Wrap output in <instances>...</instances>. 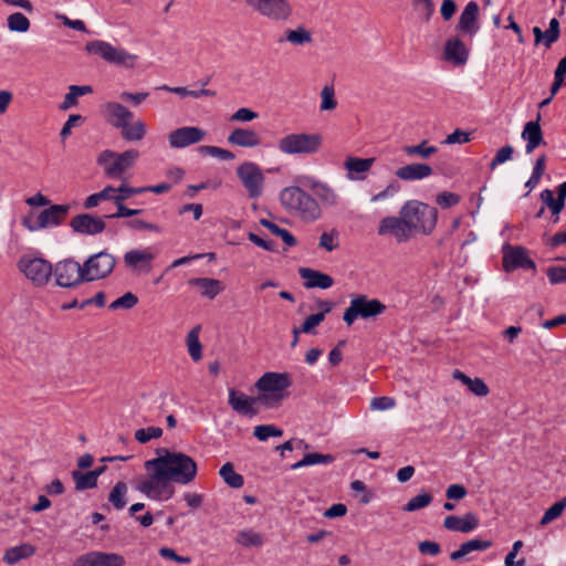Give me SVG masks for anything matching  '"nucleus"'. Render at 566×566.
<instances>
[{
  "label": "nucleus",
  "mask_w": 566,
  "mask_h": 566,
  "mask_svg": "<svg viewBox=\"0 0 566 566\" xmlns=\"http://www.w3.org/2000/svg\"><path fill=\"white\" fill-rule=\"evenodd\" d=\"M334 461V457L331 454H321V453H307L303 457L302 460L298 462L292 464V470H298L303 467H311V465H317V464H329Z\"/></svg>",
  "instance_id": "nucleus-42"
},
{
  "label": "nucleus",
  "mask_w": 566,
  "mask_h": 566,
  "mask_svg": "<svg viewBox=\"0 0 566 566\" xmlns=\"http://www.w3.org/2000/svg\"><path fill=\"white\" fill-rule=\"evenodd\" d=\"M102 114L105 120L117 129L127 126V122H132L134 118L133 112L120 103L113 101L102 105Z\"/></svg>",
  "instance_id": "nucleus-21"
},
{
  "label": "nucleus",
  "mask_w": 566,
  "mask_h": 566,
  "mask_svg": "<svg viewBox=\"0 0 566 566\" xmlns=\"http://www.w3.org/2000/svg\"><path fill=\"white\" fill-rule=\"evenodd\" d=\"M452 377L453 379L461 381L468 390L476 397L483 398L490 394V388L482 378H471L459 369H455L452 373Z\"/></svg>",
  "instance_id": "nucleus-34"
},
{
  "label": "nucleus",
  "mask_w": 566,
  "mask_h": 566,
  "mask_svg": "<svg viewBox=\"0 0 566 566\" xmlns=\"http://www.w3.org/2000/svg\"><path fill=\"white\" fill-rule=\"evenodd\" d=\"M245 2L253 11L272 22H286L293 15L290 0H245Z\"/></svg>",
  "instance_id": "nucleus-14"
},
{
  "label": "nucleus",
  "mask_w": 566,
  "mask_h": 566,
  "mask_svg": "<svg viewBox=\"0 0 566 566\" xmlns=\"http://www.w3.org/2000/svg\"><path fill=\"white\" fill-rule=\"evenodd\" d=\"M281 206L290 214L307 222L318 220L322 209L313 196L297 186L283 188L279 193Z\"/></svg>",
  "instance_id": "nucleus-1"
},
{
  "label": "nucleus",
  "mask_w": 566,
  "mask_h": 566,
  "mask_svg": "<svg viewBox=\"0 0 566 566\" xmlns=\"http://www.w3.org/2000/svg\"><path fill=\"white\" fill-rule=\"evenodd\" d=\"M111 192L113 186H106L101 191L90 195L83 202L85 209H92L97 207L102 201H112Z\"/></svg>",
  "instance_id": "nucleus-48"
},
{
  "label": "nucleus",
  "mask_w": 566,
  "mask_h": 566,
  "mask_svg": "<svg viewBox=\"0 0 566 566\" xmlns=\"http://www.w3.org/2000/svg\"><path fill=\"white\" fill-rule=\"evenodd\" d=\"M189 285L197 287L199 294L209 300L217 297L223 290V284L211 277H195L188 281Z\"/></svg>",
  "instance_id": "nucleus-33"
},
{
  "label": "nucleus",
  "mask_w": 566,
  "mask_h": 566,
  "mask_svg": "<svg viewBox=\"0 0 566 566\" xmlns=\"http://www.w3.org/2000/svg\"><path fill=\"white\" fill-rule=\"evenodd\" d=\"M55 284L62 289H74L85 282L83 266L73 259H64L53 265Z\"/></svg>",
  "instance_id": "nucleus-15"
},
{
  "label": "nucleus",
  "mask_w": 566,
  "mask_h": 566,
  "mask_svg": "<svg viewBox=\"0 0 566 566\" xmlns=\"http://www.w3.org/2000/svg\"><path fill=\"white\" fill-rule=\"evenodd\" d=\"M259 118V114L251 108L240 107L230 116L232 123H250Z\"/></svg>",
  "instance_id": "nucleus-58"
},
{
  "label": "nucleus",
  "mask_w": 566,
  "mask_h": 566,
  "mask_svg": "<svg viewBox=\"0 0 566 566\" xmlns=\"http://www.w3.org/2000/svg\"><path fill=\"white\" fill-rule=\"evenodd\" d=\"M329 311V307L322 313L310 315L301 327L302 333H312L313 329L318 326L325 318V314Z\"/></svg>",
  "instance_id": "nucleus-61"
},
{
  "label": "nucleus",
  "mask_w": 566,
  "mask_h": 566,
  "mask_svg": "<svg viewBox=\"0 0 566 566\" xmlns=\"http://www.w3.org/2000/svg\"><path fill=\"white\" fill-rule=\"evenodd\" d=\"M310 188L319 207L323 206L325 208H332L338 205L339 197L335 189L328 184L319 180H313Z\"/></svg>",
  "instance_id": "nucleus-27"
},
{
  "label": "nucleus",
  "mask_w": 566,
  "mask_h": 566,
  "mask_svg": "<svg viewBox=\"0 0 566 566\" xmlns=\"http://www.w3.org/2000/svg\"><path fill=\"white\" fill-rule=\"evenodd\" d=\"M70 211L69 205H52L39 213L38 228L48 229L59 227L64 222Z\"/></svg>",
  "instance_id": "nucleus-25"
},
{
  "label": "nucleus",
  "mask_w": 566,
  "mask_h": 566,
  "mask_svg": "<svg viewBox=\"0 0 566 566\" xmlns=\"http://www.w3.org/2000/svg\"><path fill=\"white\" fill-rule=\"evenodd\" d=\"M547 277L551 284L566 283V266H551L547 269Z\"/></svg>",
  "instance_id": "nucleus-64"
},
{
  "label": "nucleus",
  "mask_w": 566,
  "mask_h": 566,
  "mask_svg": "<svg viewBox=\"0 0 566 566\" xmlns=\"http://www.w3.org/2000/svg\"><path fill=\"white\" fill-rule=\"evenodd\" d=\"M229 405L240 415L253 417L258 413L255 403L259 402L258 396L255 398L249 397L235 389L229 390Z\"/></svg>",
  "instance_id": "nucleus-26"
},
{
  "label": "nucleus",
  "mask_w": 566,
  "mask_h": 566,
  "mask_svg": "<svg viewBox=\"0 0 566 566\" xmlns=\"http://www.w3.org/2000/svg\"><path fill=\"white\" fill-rule=\"evenodd\" d=\"M157 253L151 247H135L126 250L122 263L127 273L132 275L148 274L154 268Z\"/></svg>",
  "instance_id": "nucleus-10"
},
{
  "label": "nucleus",
  "mask_w": 566,
  "mask_h": 566,
  "mask_svg": "<svg viewBox=\"0 0 566 566\" xmlns=\"http://www.w3.org/2000/svg\"><path fill=\"white\" fill-rule=\"evenodd\" d=\"M377 233L380 237H390L399 244L406 243L413 238L400 212H398V216L382 218L379 221Z\"/></svg>",
  "instance_id": "nucleus-16"
},
{
  "label": "nucleus",
  "mask_w": 566,
  "mask_h": 566,
  "mask_svg": "<svg viewBox=\"0 0 566 566\" xmlns=\"http://www.w3.org/2000/svg\"><path fill=\"white\" fill-rule=\"evenodd\" d=\"M291 385L292 378L287 373H265L254 385L259 402L268 408L281 406L289 396L287 389Z\"/></svg>",
  "instance_id": "nucleus-3"
},
{
  "label": "nucleus",
  "mask_w": 566,
  "mask_h": 566,
  "mask_svg": "<svg viewBox=\"0 0 566 566\" xmlns=\"http://www.w3.org/2000/svg\"><path fill=\"white\" fill-rule=\"evenodd\" d=\"M153 464L158 465V471L161 470L171 483L189 484L197 476L196 461L182 452H169L159 455L155 459Z\"/></svg>",
  "instance_id": "nucleus-2"
},
{
  "label": "nucleus",
  "mask_w": 566,
  "mask_h": 566,
  "mask_svg": "<svg viewBox=\"0 0 566 566\" xmlns=\"http://www.w3.org/2000/svg\"><path fill=\"white\" fill-rule=\"evenodd\" d=\"M73 480L75 482L76 490L83 491L87 489H93L97 484V480L95 479V474L91 471L86 473H81L78 471H74L72 473Z\"/></svg>",
  "instance_id": "nucleus-49"
},
{
  "label": "nucleus",
  "mask_w": 566,
  "mask_h": 566,
  "mask_svg": "<svg viewBox=\"0 0 566 566\" xmlns=\"http://www.w3.org/2000/svg\"><path fill=\"white\" fill-rule=\"evenodd\" d=\"M138 158L139 151L133 148L123 153L106 149L98 155L96 161L106 177L122 180Z\"/></svg>",
  "instance_id": "nucleus-7"
},
{
  "label": "nucleus",
  "mask_w": 566,
  "mask_h": 566,
  "mask_svg": "<svg viewBox=\"0 0 566 566\" xmlns=\"http://www.w3.org/2000/svg\"><path fill=\"white\" fill-rule=\"evenodd\" d=\"M396 177L403 181L422 180L432 175V168L422 163H413L396 170Z\"/></svg>",
  "instance_id": "nucleus-31"
},
{
  "label": "nucleus",
  "mask_w": 566,
  "mask_h": 566,
  "mask_svg": "<svg viewBox=\"0 0 566 566\" xmlns=\"http://www.w3.org/2000/svg\"><path fill=\"white\" fill-rule=\"evenodd\" d=\"M513 147L507 145V146H504L502 148H500L495 155V157L492 159L491 164H490V168L493 170L495 169L499 165H502L509 160L512 159V156H513Z\"/></svg>",
  "instance_id": "nucleus-62"
},
{
  "label": "nucleus",
  "mask_w": 566,
  "mask_h": 566,
  "mask_svg": "<svg viewBox=\"0 0 566 566\" xmlns=\"http://www.w3.org/2000/svg\"><path fill=\"white\" fill-rule=\"evenodd\" d=\"M478 17L479 6L470 1L460 15L458 29L464 34L474 35L479 30Z\"/></svg>",
  "instance_id": "nucleus-30"
},
{
  "label": "nucleus",
  "mask_w": 566,
  "mask_h": 566,
  "mask_svg": "<svg viewBox=\"0 0 566 566\" xmlns=\"http://www.w3.org/2000/svg\"><path fill=\"white\" fill-rule=\"evenodd\" d=\"M436 146H429L426 140L419 145H406L402 147V151L409 157L429 158L437 153Z\"/></svg>",
  "instance_id": "nucleus-45"
},
{
  "label": "nucleus",
  "mask_w": 566,
  "mask_h": 566,
  "mask_svg": "<svg viewBox=\"0 0 566 566\" xmlns=\"http://www.w3.org/2000/svg\"><path fill=\"white\" fill-rule=\"evenodd\" d=\"M86 51L103 59L104 61L126 67H135L138 56L120 46H115L103 40H94L86 44Z\"/></svg>",
  "instance_id": "nucleus-9"
},
{
  "label": "nucleus",
  "mask_w": 566,
  "mask_h": 566,
  "mask_svg": "<svg viewBox=\"0 0 566 566\" xmlns=\"http://www.w3.org/2000/svg\"><path fill=\"white\" fill-rule=\"evenodd\" d=\"M300 276L304 280L306 289H329L334 284L331 275L313 270L310 268H301L298 270Z\"/></svg>",
  "instance_id": "nucleus-29"
},
{
  "label": "nucleus",
  "mask_w": 566,
  "mask_h": 566,
  "mask_svg": "<svg viewBox=\"0 0 566 566\" xmlns=\"http://www.w3.org/2000/svg\"><path fill=\"white\" fill-rule=\"evenodd\" d=\"M235 174L249 198L258 199L262 196L265 186V177L258 164L243 161L237 167Z\"/></svg>",
  "instance_id": "nucleus-12"
},
{
  "label": "nucleus",
  "mask_w": 566,
  "mask_h": 566,
  "mask_svg": "<svg viewBox=\"0 0 566 566\" xmlns=\"http://www.w3.org/2000/svg\"><path fill=\"white\" fill-rule=\"evenodd\" d=\"M386 306L377 298H368L365 295H358L350 300L345 310L343 321L350 326L357 318L369 319L381 315Z\"/></svg>",
  "instance_id": "nucleus-11"
},
{
  "label": "nucleus",
  "mask_w": 566,
  "mask_h": 566,
  "mask_svg": "<svg viewBox=\"0 0 566 566\" xmlns=\"http://www.w3.org/2000/svg\"><path fill=\"white\" fill-rule=\"evenodd\" d=\"M470 56V50L459 36H450L443 46L442 59L455 67L464 66Z\"/></svg>",
  "instance_id": "nucleus-18"
},
{
  "label": "nucleus",
  "mask_w": 566,
  "mask_h": 566,
  "mask_svg": "<svg viewBox=\"0 0 566 566\" xmlns=\"http://www.w3.org/2000/svg\"><path fill=\"white\" fill-rule=\"evenodd\" d=\"M443 526L452 532L470 533L479 526V518L472 512L463 516L448 515L443 520Z\"/></svg>",
  "instance_id": "nucleus-28"
},
{
  "label": "nucleus",
  "mask_w": 566,
  "mask_h": 566,
  "mask_svg": "<svg viewBox=\"0 0 566 566\" xmlns=\"http://www.w3.org/2000/svg\"><path fill=\"white\" fill-rule=\"evenodd\" d=\"M7 28L12 33H27L31 28L30 20L21 12H13L7 17Z\"/></svg>",
  "instance_id": "nucleus-41"
},
{
  "label": "nucleus",
  "mask_w": 566,
  "mask_h": 566,
  "mask_svg": "<svg viewBox=\"0 0 566 566\" xmlns=\"http://www.w3.org/2000/svg\"><path fill=\"white\" fill-rule=\"evenodd\" d=\"M208 136L207 130L198 126H182L168 134V144L174 149L186 148L203 142Z\"/></svg>",
  "instance_id": "nucleus-17"
},
{
  "label": "nucleus",
  "mask_w": 566,
  "mask_h": 566,
  "mask_svg": "<svg viewBox=\"0 0 566 566\" xmlns=\"http://www.w3.org/2000/svg\"><path fill=\"white\" fill-rule=\"evenodd\" d=\"M113 191L111 197L116 206L124 205V201L132 197L130 186L126 181H123L118 187H113Z\"/></svg>",
  "instance_id": "nucleus-59"
},
{
  "label": "nucleus",
  "mask_w": 566,
  "mask_h": 566,
  "mask_svg": "<svg viewBox=\"0 0 566 566\" xmlns=\"http://www.w3.org/2000/svg\"><path fill=\"white\" fill-rule=\"evenodd\" d=\"M503 269L513 272L517 269H535V263L528 258L527 251L522 247H503Z\"/></svg>",
  "instance_id": "nucleus-19"
},
{
  "label": "nucleus",
  "mask_w": 566,
  "mask_h": 566,
  "mask_svg": "<svg viewBox=\"0 0 566 566\" xmlns=\"http://www.w3.org/2000/svg\"><path fill=\"white\" fill-rule=\"evenodd\" d=\"M492 546L491 541H483L479 538L470 539L465 543H463L459 549L451 553L450 558L452 560H458L465 555L474 552V551H485Z\"/></svg>",
  "instance_id": "nucleus-39"
},
{
  "label": "nucleus",
  "mask_w": 566,
  "mask_h": 566,
  "mask_svg": "<svg viewBox=\"0 0 566 566\" xmlns=\"http://www.w3.org/2000/svg\"><path fill=\"white\" fill-rule=\"evenodd\" d=\"M260 223L263 227H265L266 229H269L272 234L281 238L282 241L287 247H294L296 244L295 237L290 231H287L286 229L280 228L277 224H275L274 222L269 221L266 219H261Z\"/></svg>",
  "instance_id": "nucleus-47"
},
{
  "label": "nucleus",
  "mask_w": 566,
  "mask_h": 566,
  "mask_svg": "<svg viewBox=\"0 0 566 566\" xmlns=\"http://www.w3.org/2000/svg\"><path fill=\"white\" fill-rule=\"evenodd\" d=\"M566 507V496L560 501L554 503L549 509H547L539 522L542 526L549 524L551 522L558 518Z\"/></svg>",
  "instance_id": "nucleus-50"
},
{
  "label": "nucleus",
  "mask_w": 566,
  "mask_h": 566,
  "mask_svg": "<svg viewBox=\"0 0 566 566\" xmlns=\"http://www.w3.org/2000/svg\"><path fill=\"white\" fill-rule=\"evenodd\" d=\"M93 93V88L90 85H71L69 92L65 94L60 109L66 111L77 105L80 96Z\"/></svg>",
  "instance_id": "nucleus-40"
},
{
  "label": "nucleus",
  "mask_w": 566,
  "mask_h": 566,
  "mask_svg": "<svg viewBox=\"0 0 566 566\" xmlns=\"http://www.w3.org/2000/svg\"><path fill=\"white\" fill-rule=\"evenodd\" d=\"M559 38V22L556 18H553L549 21V28L546 32H544L543 43L546 48H549L553 43H555Z\"/></svg>",
  "instance_id": "nucleus-60"
},
{
  "label": "nucleus",
  "mask_w": 566,
  "mask_h": 566,
  "mask_svg": "<svg viewBox=\"0 0 566 566\" xmlns=\"http://www.w3.org/2000/svg\"><path fill=\"white\" fill-rule=\"evenodd\" d=\"M227 142L234 147L241 148H256L262 144L260 134L249 127H235L228 137Z\"/></svg>",
  "instance_id": "nucleus-24"
},
{
  "label": "nucleus",
  "mask_w": 566,
  "mask_h": 566,
  "mask_svg": "<svg viewBox=\"0 0 566 566\" xmlns=\"http://www.w3.org/2000/svg\"><path fill=\"white\" fill-rule=\"evenodd\" d=\"M399 212L413 237L416 234L430 235L437 226V209L422 201L408 200L402 205Z\"/></svg>",
  "instance_id": "nucleus-4"
},
{
  "label": "nucleus",
  "mask_w": 566,
  "mask_h": 566,
  "mask_svg": "<svg viewBox=\"0 0 566 566\" xmlns=\"http://www.w3.org/2000/svg\"><path fill=\"white\" fill-rule=\"evenodd\" d=\"M375 158H360L357 156H346L343 163L346 178L349 181H363L367 178L371 167L375 164Z\"/></svg>",
  "instance_id": "nucleus-20"
},
{
  "label": "nucleus",
  "mask_w": 566,
  "mask_h": 566,
  "mask_svg": "<svg viewBox=\"0 0 566 566\" xmlns=\"http://www.w3.org/2000/svg\"><path fill=\"white\" fill-rule=\"evenodd\" d=\"M200 332H201V326L197 325V326L192 327L186 336L187 352H188L190 358L196 363L200 361L203 356L202 344L199 338Z\"/></svg>",
  "instance_id": "nucleus-36"
},
{
  "label": "nucleus",
  "mask_w": 566,
  "mask_h": 566,
  "mask_svg": "<svg viewBox=\"0 0 566 566\" xmlns=\"http://www.w3.org/2000/svg\"><path fill=\"white\" fill-rule=\"evenodd\" d=\"M235 541L243 547H261L264 543L263 536L252 530H243L239 532Z\"/></svg>",
  "instance_id": "nucleus-46"
},
{
  "label": "nucleus",
  "mask_w": 566,
  "mask_h": 566,
  "mask_svg": "<svg viewBox=\"0 0 566 566\" xmlns=\"http://www.w3.org/2000/svg\"><path fill=\"white\" fill-rule=\"evenodd\" d=\"M337 106V101L335 98V91L333 86H324L321 91V105L319 109L322 112L333 111Z\"/></svg>",
  "instance_id": "nucleus-52"
},
{
  "label": "nucleus",
  "mask_w": 566,
  "mask_h": 566,
  "mask_svg": "<svg viewBox=\"0 0 566 566\" xmlns=\"http://www.w3.org/2000/svg\"><path fill=\"white\" fill-rule=\"evenodd\" d=\"M138 303V297L132 293L126 292L120 297L116 298L109 304V310L117 311V310H132L135 307Z\"/></svg>",
  "instance_id": "nucleus-51"
},
{
  "label": "nucleus",
  "mask_w": 566,
  "mask_h": 566,
  "mask_svg": "<svg viewBox=\"0 0 566 566\" xmlns=\"http://www.w3.org/2000/svg\"><path fill=\"white\" fill-rule=\"evenodd\" d=\"M284 40L294 46H304L312 44L313 33L304 25H297L294 29H287L284 32Z\"/></svg>",
  "instance_id": "nucleus-35"
},
{
  "label": "nucleus",
  "mask_w": 566,
  "mask_h": 566,
  "mask_svg": "<svg viewBox=\"0 0 566 566\" xmlns=\"http://www.w3.org/2000/svg\"><path fill=\"white\" fill-rule=\"evenodd\" d=\"M199 154L208 155L211 157L219 158L221 160H233L235 158L234 154L230 150L217 147V146H200L198 148Z\"/></svg>",
  "instance_id": "nucleus-53"
},
{
  "label": "nucleus",
  "mask_w": 566,
  "mask_h": 566,
  "mask_svg": "<svg viewBox=\"0 0 566 566\" xmlns=\"http://www.w3.org/2000/svg\"><path fill=\"white\" fill-rule=\"evenodd\" d=\"M18 270L35 287L46 286L53 274V264L40 256L22 255L18 263Z\"/></svg>",
  "instance_id": "nucleus-8"
},
{
  "label": "nucleus",
  "mask_w": 566,
  "mask_h": 566,
  "mask_svg": "<svg viewBox=\"0 0 566 566\" xmlns=\"http://www.w3.org/2000/svg\"><path fill=\"white\" fill-rule=\"evenodd\" d=\"M115 265V256L107 251H99L90 255L82 264L85 282L108 277L114 271Z\"/></svg>",
  "instance_id": "nucleus-13"
},
{
  "label": "nucleus",
  "mask_w": 566,
  "mask_h": 566,
  "mask_svg": "<svg viewBox=\"0 0 566 566\" xmlns=\"http://www.w3.org/2000/svg\"><path fill=\"white\" fill-rule=\"evenodd\" d=\"M70 226L74 232L84 235H96L102 233L106 228V223L102 218L88 213H81L73 217Z\"/></svg>",
  "instance_id": "nucleus-22"
},
{
  "label": "nucleus",
  "mask_w": 566,
  "mask_h": 566,
  "mask_svg": "<svg viewBox=\"0 0 566 566\" xmlns=\"http://www.w3.org/2000/svg\"><path fill=\"white\" fill-rule=\"evenodd\" d=\"M323 146L319 133H289L276 144L277 150L285 156H311L317 154Z\"/></svg>",
  "instance_id": "nucleus-6"
},
{
  "label": "nucleus",
  "mask_w": 566,
  "mask_h": 566,
  "mask_svg": "<svg viewBox=\"0 0 566 566\" xmlns=\"http://www.w3.org/2000/svg\"><path fill=\"white\" fill-rule=\"evenodd\" d=\"M128 486L125 482H117L108 495V501L116 510H122L126 506V495Z\"/></svg>",
  "instance_id": "nucleus-44"
},
{
  "label": "nucleus",
  "mask_w": 566,
  "mask_h": 566,
  "mask_svg": "<svg viewBox=\"0 0 566 566\" xmlns=\"http://www.w3.org/2000/svg\"><path fill=\"white\" fill-rule=\"evenodd\" d=\"M153 463V460L145 462L147 475L136 482L135 489L150 500L168 501L175 494V486L161 470L158 471V465Z\"/></svg>",
  "instance_id": "nucleus-5"
},
{
  "label": "nucleus",
  "mask_w": 566,
  "mask_h": 566,
  "mask_svg": "<svg viewBox=\"0 0 566 566\" xmlns=\"http://www.w3.org/2000/svg\"><path fill=\"white\" fill-rule=\"evenodd\" d=\"M395 406L396 400L387 396L376 397L370 400V409L374 411L389 410L392 409Z\"/></svg>",
  "instance_id": "nucleus-63"
},
{
  "label": "nucleus",
  "mask_w": 566,
  "mask_h": 566,
  "mask_svg": "<svg viewBox=\"0 0 566 566\" xmlns=\"http://www.w3.org/2000/svg\"><path fill=\"white\" fill-rule=\"evenodd\" d=\"M432 501V496L428 493H421L410 499L409 502L405 505L403 510L406 512H413L421 510L428 506Z\"/></svg>",
  "instance_id": "nucleus-57"
},
{
  "label": "nucleus",
  "mask_w": 566,
  "mask_h": 566,
  "mask_svg": "<svg viewBox=\"0 0 566 566\" xmlns=\"http://www.w3.org/2000/svg\"><path fill=\"white\" fill-rule=\"evenodd\" d=\"M163 436V430L159 427L142 428L135 431V439L139 443H147L151 439H158Z\"/></svg>",
  "instance_id": "nucleus-56"
},
{
  "label": "nucleus",
  "mask_w": 566,
  "mask_h": 566,
  "mask_svg": "<svg viewBox=\"0 0 566 566\" xmlns=\"http://www.w3.org/2000/svg\"><path fill=\"white\" fill-rule=\"evenodd\" d=\"M219 474L230 488L240 489L244 483L243 476L234 471L233 464L230 462L220 468Z\"/></svg>",
  "instance_id": "nucleus-43"
},
{
  "label": "nucleus",
  "mask_w": 566,
  "mask_h": 566,
  "mask_svg": "<svg viewBox=\"0 0 566 566\" xmlns=\"http://www.w3.org/2000/svg\"><path fill=\"white\" fill-rule=\"evenodd\" d=\"M254 437L260 441H265L270 437H281L283 431L273 424H260L254 427Z\"/></svg>",
  "instance_id": "nucleus-55"
},
{
  "label": "nucleus",
  "mask_w": 566,
  "mask_h": 566,
  "mask_svg": "<svg viewBox=\"0 0 566 566\" xmlns=\"http://www.w3.org/2000/svg\"><path fill=\"white\" fill-rule=\"evenodd\" d=\"M122 137L127 142H139L147 134V125L143 119H132V122H127V126L122 127L120 129Z\"/></svg>",
  "instance_id": "nucleus-37"
},
{
  "label": "nucleus",
  "mask_w": 566,
  "mask_h": 566,
  "mask_svg": "<svg viewBox=\"0 0 566 566\" xmlns=\"http://www.w3.org/2000/svg\"><path fill=\"white\" fill-rule=\"evenodd\" d=\"M35 553L34 546L24 543L18 546L10 547L3 555V560L9 565H14L21 559L28 558Z\"/></svg>",
  "instance_id": "nucleus-38"
},
{
  "label": "nucleus",
  "mask_w": 566,
  "mask_h": 566,
  "mask_svg": "<svg viewBox=\"0 0 566 566\" xmlns=\"http://www.w3.org/2000/svg\"><path fill=\"white\" fill-rule=\"evenodd\" d=\"M338 232L333 229L331 231L323 232L319 237L318 247L327 252H332L338 248Z\"/></svg>",
  "instance_id": "nucleus-54"
},
{
  "label": "nucleus",
  "mask_w": 566,
  "mask_h": 566,
  "mask_svg": "<svg viewBox=\"0 0 566 566\" xmlns=\"http://www.w3.org/2000/svg\"><path fill=\"white\" fill-rule=\"evenodd\" d=\"M125 558L116 553L90 552L80 556L74 566H124Z\"/></svg>",
  "instance_id": "nucleus-23"
},
{
  "label": "nucleus",
  "mask_w": 566,
  "mask_h": 566,
  "mask_svg": "<svg viewBox=\"0 0 566 566\" xmlns=\"http://www.w3.org/2000/svg\"><path fill=\"white\" fill-rule=\"evenodd\" d=\"M538 120L539 115L537 116L536 120L527 122L521 134L522 139L526 142V154H532L536 147H538L542 144H545L543 138V132Z\"/></svg>",
  "instance_id": "nucleus-32"
}]
</instances>
